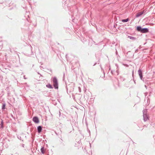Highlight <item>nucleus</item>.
Listing matches in <instances>:
<instances>
[{
	"instance_id": "f8f14e48",
	"label": "nucleus",
	"mask_w": 155,
	"mask_h": 155,
	"mask_svg": "<svg viewBox=\"0 0 155 155\" xmlns=\"http://www.w3.org/2000/svg\"><path fill=\"white\" fill-rule=\"evenodd\" d=\"M48 87L50 88H52V86L51 85H49L48 86Z\"/></svg>"
},
{
	"instance_id": "423d86ee",
	"label": "nucleus",
	"mask_w": 155,
	"mask_h": 155,
	"mask_svg": "<svg viewBox=\"0 0 155 155\" xmlns=\"http://www.w3.org/2000/svg\"><path fill=\"white\" fill-rule=\"evenodd\" d=\"M143 117L144 120V121H146L148 119V117L146 115H144Z\"/></svg>"
},
{
	"instance_id": "7ed1b4c3",
	"label": "nucleus",
	"mask_w": 155,
	"mask_h": 155,
	"mask_svg": "<svg viewBox=\"0 0 155 155\" xmlns=\"http://www.w3.org/2000/svg\"><path fill=\"white\" fill-rule=\"evenodd\" d=\"M137 30L142 33H146L148 32V30Z\"/></svg>"
},
{
	"instance_id": "1a4fd4ad",
	"label": "nucleus",
	"mask_w": 155,
	"mask_h": 155,
	"mask_svg": "<svg viewBox=\"0 0 155 155\" xmlns=\"http://www.w3.org/2000/svg\"><path fill=\"white\" fill-rule=\"evenodd\" d=\"M41 151L42 153H44V148H42L41 149Z\"/></svg>"
},
{
	"instance_id": "0eeeda50",
	"label": "nucleus",
	"mask_w": 155,
	"mask_h": 155,
	"mask_svg": "<svg viewBox=\"0 0 155 155\" xmlns=\"http://www.w3.org/2000/svg\"><path fill=\"white\" fill-rule=\"evenodd\" d=\"M42 127L41 126H39L38 127V133H40L41 131Z\"/></svg>"
},
{
	"instance_id": "ddd939ff",
	"label": "nucleus",
	"mask_w": 155,
	"mask_h": 155,
	"mask_svg": "<svg viewBox=\"0 0 155 155\" xmlns=\"http://www.w3.org/2000/svg\"><path fill=\"white\" fill-rule=\"evenodd\" d=\"M130 39H134V37H130Z\"/></svg>"
},
{
	"instance_id": "f03ea898",
	"label": "nucleus",
	"mask_w": 155,
	"mask_h": 155,
	"mask_svg": "<svg viewBox=\"0 0 155 155\" xmlns=\"http://www.w3.org/2000/svg\"><path fill=\"white\" fill-rule=\"evenodd\" d=\"M33 120L36 123H38L39 122L38 119L37 117H34L33 118Z\"/></svg>"
},
{
	"instance_id": "f257e3e1",
	"label": "nucleus",
	"mask_w": 155,
	"mask_h": 155,
	"mask_svg": "<svg viewBox=\"0 0 155 155\" xmlns=\"http://www.w3.org/2000/svg\"><path fill=\"white\" fill-rule=\"evenodd\" d=\"M53 85L54 87L56 89L58 88V84L57 78H53Z\"/></svg>"
},
{
	"instance_id": "9d476101",
	"label": "nucleus",
	"mask_w": 155,
	"mask_h": 155,
	"mask_svg": "<svg viewBox=\"0 0 155 155\" xmlns=\"http://www.w3.org/2000/svg\"><path fill=\"white\" fill-rule=\"evenodd\" d=\"M137 29H147L146 28H143L141 29V27L140 26H138L137 28Z\"/></svg>"
},
{
	"instance_id": "6e6552de",
	"label": "nucleus",
	"mask_w": 155,
	"mask_h": 155,
	"mask_svg": "<svg viewBox=\"0 0 155 155\" xmlns=\"http://www.w3.org/2000/svg\"><path fill=\"white\" fill-rule=\"evenodd\" d=\"M129 20L128 18H127L125 19H123L121 21L123 22H125L128 21Z\"/></svg>"
},
{
	"instance_id": "20e7f679",
	"label": "nucleus",
	"mask_w": 155,
	"mask_h": 155,
	"mask_svg": "<svg viewBox=\"0 0 155 155\" xmlns=\"http://www.w3.org/2000/svg\"><path fill=\"white\" fill-rule=\"evenodd\" d=\"M143 12L144 11L137 13L136 14V17H139L142 15L143 13Z\"/></svg>"
},
{
	"instance_id": "39448f33",
	"label": "nucleus",
	"mask_w": 155,
	"mask_h": 155,
	"mask_svg": "<svg viewBox=\"0 0 155 155\" xmlns=\"http://www.w3.org/2000/svg\"><path fill=\"white\" fill-rule=\"evenodd\" d=\"M138 73L141 79L142 80V71L140 70H139L138 71Z\"/></svg>"
},
{
	"instance_id": "9b49d317",
	"label": "nucleus",
	"mask_w": 155,
	"mask_h": 155,
	"mask_svg": "<svg viewBox=\"0 0 155 155\" xmlns=\"http://www.w3.org/2000/svg\"><path fill=\"white\" fill-rule=\"evenodd\" d=\"M5 104H3L2 107V109H4L5 108Z\"/></svg>"
}]
</instances>
